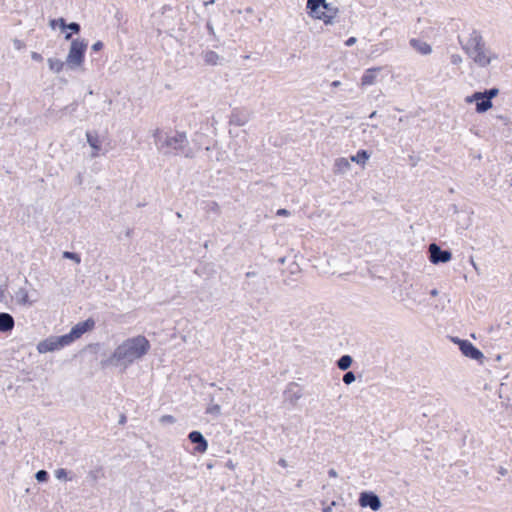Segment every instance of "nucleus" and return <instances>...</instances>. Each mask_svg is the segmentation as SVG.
I'll return each mask as SVG.
<instances>
[{"label":"nucleus","mask_w":512,"mask_h":512,"mask_svg":"<svg viewBox=\"0 0 512 512\" xmlns=\"http://www.w3.org/2000/svg\"><path fill=\"white\" fill-rule=\"evenodd\" d=\"M150 348L149 340L143 335H137L124 340L109 357L102 359L100 363L103 368L113 366L126 369L145 356Z\"/></svg>","instance_id":"obj_1"},{"label":"nucleus","mask_w":512,"mask_h":512,"mask_svg":"<svg viewBox=\"0 0 512 512\" xmlns=\"http://www.w3.org/2000/svg\"><path fill=\"white\" fill-rule=\"evenodd\" d=\"M306 8L312 18L322 20L326 25L333 24L339 13L338 7L326 0H307Z\"/></svg>","instance_id":"obj_2"},{"label":"nucleus","mask_w":512,"mask_h":512,"mask_svg":"<svg viewBox=\"0 0 512 512\" xmlns=\"http://www.w3.org/2000/svg\"><path fill=\"white\" fill-rule=\"evenodd\" d=\"M467 54L479 66L485 67L490 64V58L485 54V47L482 37L479 33L474 31L467 43L463 46Z\"/></svg>","instance_id":"obj_3"},{"label":"nucleus","mask_w":512,"mask_h":512,"mask_svg":"<svg viewBox=\"0 0 512 512\" xmlns=\"http://www.w3.org/2000/svg\"><path fill=\"white\" fill-rule=\"evenodd\" d=\"M189 141L185 132H176L174 136H165L163 142L159 146V150L163 151L165 155L171 153H182L186 157L189 156L190 149L188 148Z\"/></svg>","instance_id":"obj_4"},{"label":"nucleus","mask_w":512,"mask_h":512,"mask_svg":"<svg viewBox=\"0 0 512 512\" xmlns=\"http://www.w3.org/2000/svg\"><path fill=\"white\" fill-rule=\"evenodd\" d=\"M88 41L86 39H72L70 48L66 57V65L69 69L75 70L81 67L85 61Z\"/></svg>","instance_id":"obj_5"},{"label":"nucleus","mask_w":512,"mask_h":512,"mask_svg":"<svg viewBox=\"0 0 512 512\" xmlns=\"http://www.w3.org/2000/svg\"><path fill=\"white\" fill-rule=\"evenodd\" d=\"M246 280L242 284V289L249 294H264L266 290V280L263 277H258L254 271H249L245 274Z\"/></svg>","instance_id":"obj_6"},{"label":"nucleus","mask_w":512,"mask_h":512,"mask_svg":"<svg viewBox=\"0 0 512 512\" xmlns=\"http://www.w3.org/2000/svg\"><path fill=\"white\" fill-rule=\"evenodd\" d=\"M69 345L70 343L64 334L60 336H49L48 338L41 340L37 344L36 349L40 354H44L61 350L62 348Z\"/></svg>","instance_id":"obj_7"},{"label":"nucleus","mask_w":512,"mask_h":512,"mask_svg":"<svg viewBox=\"0 0 512 512\" xmlns=\"http://www.w3.org/2000/svg\"><path fill=\"white\" fill-rule=\"evenodd\" d=\"M95 327V320L91 317L87 318L84 321L78 322L74 325L69 333L65 334L70 344H72L77 339L81 338L87 332H90Z\"/></svg>","instance_id":"obj_8"},{"label":"nucleus","mask_w":512,"mask_h":512,"mask_svg":"<svg viewBox=\"0 0 512 512\" xmlns=\"http://www.w3.org/2000/svg\"><path fill=\"white\" fill-rule=\"evenodd\" d=\"M465 102L468 104L475 103V111L479 114L487 112L493 106L492 101H490L482 91H475L467 96Z\"/></svg>","instance_id":"obj_9"},{"label":"nucleus","mask_w":512,"mask_h":512,"mask_svg":"<svg viewBox=\"0 0 512 512\" xmlns=\"http://www.w3.org/2000/svg\"><path fill=\"white\" fill-rule=\"evenodd\" d=\"M452 252L449 249H442L436 243L429 246V260L433 264H444L451 260Z\"/></svg>","instance_id":"obj_10"},{"label":"nucleus","mask_w":512,"mask_h":512,"mask_svg":"<svg viewBox=\"0 0 512 512\" xmlns=\"http://www.w3.org/2000/svg\"><path fill=\"white\" fill-rule=\"evenodd\" d=\"M358 502L361 507H369L374 512L378 511L382 506L380 497L372 491L361 492Z\"/></svg>","instance_id":"obj_11"},{"label":"nucleus","mask_w":512,"mask_h":512,"mask_svg":"<svg viewBox=\"0 0 512 512\" xmlns=\"http://www.w3.org/2000/svg\"><path fill=\"white\" fill-rule=\"evenodd\" d=\"M459 350L461 353L472 360L482 361L484 354L469 340H459Z\"/></svg>","instance_id":"obj_12"},{"label":"nucleus","mask_w":512,"mask_h":512,"mask_svg":"<svg viewBox=\"0 0 512 512\" xmlns=\"http://www.w3.org/2000/svg\"><path fill=\"white\" fill-rule=\"evenodd\" d=\"M251 118V112L246 108H234L229 118V124L244 126Z\"/></svg>","instance_id":"obj_13"},{"label":"nucleus","mask_w":512,"mask_h":512,"mask_svg":"<svg viewBox=\"0 0 512 512\" xmlns=\"http://www.w3.org/2000/svg\"><path fill=\"white\" fill-rule=\"evenodd\" d=\"M188 439L195 444L194 451L197 453H205L208 449V441L200 431L193 430L188 434Z\"/></svg>","instance_id":"obj_14"},{"label":"nucleus","mask_w":512,"mask_h":512,"mask_svg":"<svg viewBox=\"0 0 512 512\" xmlns=\"http://www.w3.org/2000/svg\"><path fill=\"white\" fill-rule=\"evenodd\" d=\"M60 22V30L66 32L64 35L65 40H72V34H79L81 25L78 22L67 23L63 17L58 18Z\"/></svg>","instance_id":"obj_15"},{"label":"nucleus","mask_w":512,"mask_h":512,"mask_svg":"<svg viewBox=\"0 0 512 512\" xmlns=\"http://www.w3.org/2000/svg\"><path fill=\"white\" fill-rule=\"evenodd\" d=\"M87 143L92 148L91 157L95 158L100 154L102 145L99 135L96 131H87L86 132Z\"/></svg>","instance_id":"obj_16"},{"label":"nucleus","mask_w":512,"mask_h":512,"mask_svg":"<svg viewBox=\"0 0 512 512\" xmlns=\"http://www.w3.org/2000/svg\"><path fill=\"white\" fill-rule=\"evenodd\" d=\"M15 326L14 318L11 314L0 312V332L10 333Z\"/></svg>","instance_id":"obj_17"},{"label":"nucleus","mask_w":512,"mask_h":512,"mask_svg":"<svg viewBox=\"0 0 512 512\" xmlns=\"http://www.w3.org/2000/svg\"><path fill=\"white\" fill-rule=\"evenodd\" d=\"M410 46L422 55H428L432 52L431 46L420 39L412 38L409 41Z\"/></svg>","instance_id":"obj_18"},{"label":"nucleus","mask_w":512,"mask_h":512,"mask_svg":"<svg viewBox=\"0 0 512 512\" xmlns=\"http://www.w3.org/2000/svg\"><path fill=\"white\" fill-rule=\"evenodd\" d=\"M380 70L381 68L379 67L367 69L361 77V85H372L375 82L377 72H379Z\"/></svg>","instance_id":"obj_19"},{"label":"nucleus","mask_w":512,"mask_h":512,"mask_svg":"<svg viewBox=\"0 0 512 512\" xmlns=\"http://www.w3.org/2000/svg\"><path fill=\"white\" fill-rule=\"evenodd\" d=\"M350 167V162L346 158L342 157L335 160V172L344 174L350 170Z\"/></svg>","instance_id":"obj_20"},{"label":"nucleus","mask_w":512,"mask_h":512,"mask_svg":"<svg viewBox=\"0 0 512 512\" xmlns=\"http://www.w3.org/2000/svg\"><path fill=\"white\" fill-rule=\"evenodd\" d=\"M47 62L49 69L54 73H60L66 64V61L63 62L58 58H48Z\"/></svg>","instance_id":"obj_21"},{"label":"nucleus","mask_w":512,"mask_h":512,"mask_svg":"<svg viewBox=\"0 0 512 512\" xmlns=\"http://www.w3.org/2000/svg\"><path fill=\"white\" fill-rule=\"evenodd\" d=\"M352 363L353 358L348 354L342 355L336 362L337 367L342 371L348 370L351 367Z\"/></svg>","instance_id":"obj_22"},{"label":"nucleus","mask_w":512,"mask_h":512,"mask_svg":"<svg viewBox=\"0 0 512 512\" xmlns=\"http://www.w3.org/2000/svg\"><path fill=\"white\" fill-rule=\"evenodd\" d=\"M370 154L367 150L360 149L357 151L356 155L350 157L351 161L356 162L357 164H365V162L369 159Z\"/></svg>","instance_id":"obj_23"},{"label":"nucleus","mask_w":512,"mask_h":512,"mask_svg":"<svg viewBox=\"0 0 512 512\" xmlns=\"http://www.w3.org/2000/svg\"><path fill=\"white\" fill-rule=\"evenodd\" d=\"M220 56L212 50H208L203 55V60L207 65H217Z\"/></svg>","instance_id":"obj_24"},{"label":"nucleus","mask_w":512,"mask_h":512,"mask_svg":"<svg viewBox=\"0 0 512 512\" xmlns=\"http://www.w3.org/2000/svg\"><path fill=\"white\" fill-rule=\"evenodd\" d=\"M17 302L21 305H31L32 302L29 300L28 291L25 288H20L16 292Z\"/></svg>","instance_id":"obj_25"},{"label":"nucleus","mask_w":512,"mask_h":512,"mask_svg":"<svg viewBox=\"0 0 512 512\" xmlns=\"http://www.w3.org/2000/svg\"><path fill=\"white\" fill-rule=\"evenodd\" d=\"M35 479L39 483H46L49 480V473L44 469L38 470L35 473Z\"/></svg>","instance_id":"obj_26"},{"label":"nucleus","mask_w":512,"mask_h":512,"mask_svg":"<svg viewBox=\"0 0 512 512\" xmlns=\"http://www.w3.org/2000/svg\"><path fill=\"white\" fill-rule=\"evenodd\" d=\"M63 258L72 260V261H74L76 263H80L81 262V257L76 252L64 251L63 252Z\"/></svg>","instance_id":"obj_27"},{"label":"nucleus","mask_w":512,"mask_h":512,"mask_svg":"<svg viewBox=\"0 0 512 512\" xmlns=\"http://www.w3.org/2000/svg\"><path fill=\"white\" fill-rule=\"evenodd\" d=\"M484 95H486V97L492 101L493 98L497 97L498 94H499V89L496 88V87H492V88H489V89H485L484 91H482Z\"/></svg>","instance_id":"obj_28"},{"label":"nucleus","mask_w":512,"mask_h":512,"mask_svg":"<svg viewBox=\"0 0 512 512\" xmlns=\"http://www.w3.org/2000/svg\"><path fill=\"white\" fill-rule=\"evenodd\" d=\"M55 477L58 480H71L72 479L71 477L68 478V471L64 468H59V469L55 470Z\"/></svg>","instance_id":"obj_29"},{"label":"nucleus","mask_w":512,"mask_h":512,"mask_svg":"<svg viewBox=\"0 0 512 512\" xmlns=\"http://www.w3.org/2000/svg\"><path fill=\"white\" fill-rule=\"evenodd\" d=\"M101 473H102L101 468L96 469V470H91L87 475V479L91 482H97Z\"/></svg>","instance_id":"obj_30"},{"label":"nucleus","mask_w":512,"mask_h":512,"mask_svg":"<svg viewBox=\"0 0 512 512\" xmlns=\"http://www.w3.org/2000/svg\"><path fill=\"white\" fill-rule=\"evenodd\" d=\"M356 379V376L354 374L353 371H347L344 375H343V382L346 384V385H350L352 384Z\"/></svg>","instance_id":"obj_31"},{"label":"nucleus","mask_w":512,"mask_h":512,"mask_svg":"<svg viewBox=\"0 0 512 512\" xmlns=\"http://www.w3.org/2000/svg\"><path fill=\"white\" fill-rule=\"evenodd\" d=\"M221 408L219 404H211L206 409V414L219 415Z\"/></svg>","instance_id":"obj_32"},{"label":"nucleus","mask_w":512,"mask_h":512,"mask_svg":"<svg viewBox=\"0 0 512 512\" xmlns=\"http://www.w3.org/2000/svg\"><path fill=\"white\" fill-rule=\"evenodd\" d=\"M207 210L209 212H213L215 214H219L220 213V206L218 205L217 202L215 201H209L207 203V206H206Z\"/></svg>","instance_id":"obj_33"},{"label":"nucleus","mask_w":512,"mask_h":512,"mask_svg":"<svg viewBox=\"0 0 512 512\" xmlns=\"http://www.w3.org/2000/svg\"><path fill=\"white\" fill-rule=\"evenodd\" d=\"M153 138H154V141H155V144L157 145V147L159 148V146L161 145V143L163 142V135H162V131L157 128L154 133H153Z\"/></svg>","instance_id":"obj_34"},{"label":"nucleus","mask_w":512,"mask_h":512,"mask_svg":"<svg viewBox=\"0 0 512 512\" xmlns=\"http://www.w3.org/2000/svg\"><path fill=\"white\" fill-rule=\"evenodd\" d=\"M159 422L162 424H174L176 419L174 416L166 414L160 417Z\"/></svg>","instance_id":"obj_35"},{"label":"nucleus","mask_w":512,"mask_h":512,"mask_svg":"<svg viewBox=\"0 0 512 512\" xmlns=\"http://www.w3.org/2000/svg\"><path fill=\"white\" fill-rule=\"evenodd\" d=\"M206 29L208 31V34L216 41H218V38L216 36V33H215V30H214V27H213V24L211 21H207L206 23Z\"/></svg>","instance_id":"obj_36"},{"label":"nucleus","mask_w":512,"mask_h":512,"mask_svg":"<svg viewBox=\"0 0 512 512\" xmlns=\"http://www.w3.org/2000/svg\"><path fill=\"white\" fill-rule=\"evenodd\" d=\"M104 47V44L102 41H96L95 43H93V45L91 46V49L92 51L94 52H98L100 50H102Z\"/></svg>","instance_id":"obj_37"},{"label":"nucleus","mask_w":512,"mask_h":512,"mask_svg":"<svg viewBox=\"0 0 512 512\" xmlns=\"http://www.w3.org/2000/svg\"><path fill=\"white\" fill-rule=\"evenodd\" d=\"M462 62V58L460 55L458 54H453L451 56V63L454 64V65H458Z\"/></svg>","instance_id":"obj_38"},{"label":"nucleus","mask_w":512,"mask_h":512,"mask_svg":"<svg viewBox=\"0 0 512 512\" xmlns=\"http://www.w3.org/2000/svg\"><path fill=\"white\" fill-rule=\"evenodd\" d=\"M13 45H14L15 49H17V50H21L25 46V44L19 39H14Z\"/></svg>","instance_id":"obj_39"},{"label":"nucleus","mask_w":512,"mask_h":512,"mask_svg":"<svg viewBox=\"0 0 512 512\" xmlns=\"http://www.w3.org/2000/svg\"><path fill=\"white\" fill-rule=\"evenodd\" d=\"M357 42V38L356 37H349L346 41H345V46L347 47H351L353 46L355 43Z\"/></svg>","instance_id":"obj_40"},{"label":"nucleus","mask_w":512,"mask_h":512,"mask_svg":"<svg viewBox=\"0 0 512 512\" xmlns=\"http://www.w3.org/2000/svg\"><path fill=\"white\" fill-rule=\"evenodd\" d=\"M31 58L34 60V61H37V62H40L43 60V57L41 54L37 53V52H32L31 53Z\"/></svg>","instance_id":"obj_41"},{"label":"nucleus","mask_w":512,"mask_h":512,"mask_svg":"<svg viewBox=\"0 0 512 512\" xmlns=\"http://www.w3.org/2000/svg\"><path fill=\"white\" fill-rule=\"evenodd\" d=\"M49 25L52 29H55L56 27H59L60 28V22L58 21V18L57 19H51L49 21Z\"/></svg>","instance_id":"obj_42"},{"label":"nucleus","mask_w":512,"mask_h":512,"mask_svg":"<svg viewBox=\"0 0 512 512\" xmlns=\"http://www.w3.org/2000/svg\"><path fill=\"white\" fill-rule=\"evenodd\" d=\"M289 214H290V212L287 209H285V208H280L277 211V215L278 216H287Z\"/></svg>","instance_id":"obj_43"},{"label":"nucleus","mask_w":512,"mask_h":512,"mask_svg":"<svg viewBox=\"0 0 512 512\" xmlns=\"http://www.w3.org/2000/svg\"><path fill=\"white\" fill-rule=\"evenodd\" d=\"M328 476L331 477V478L337 477L338 476L337 471L335 469H333V468L329 469L328 470Z\"/></svg>","instance_id":"obj_44"},{"label":"nucleus","mask_w":512,"mask_h":512,"mask_svg":"<svg viewBox=\"0 0 512 512\" xmlns=\"http://www.w3.org/2000/svg\"><path fill=\"white\" fill-rule=\"evenodd\" d=\"M278 465H280L283 468H286L288 466V463H287V461L284 458H280L278 460Z\"/></svg>","instance_id":"obj_45"},{"label":"nucleus","mask_w":512,"mask_h":512,"mask_svg":"<svg viewBox=\"0 0 512 512\" xmlns=\"http://www.w3.org/2000/svg\"><path fill=\"white\" fill-rule=\"evenodd\" d=\"M70 107H72V110L74 111L76 109V107H77V104L73 103V104H71L69 106H65L63 109L60 110V112H63L65 110L69 109Z\"/></svg>","instance_id":"obj_46"},{"label":"nucleus","mask_w":512,"mask_h":512,"mask_svg":"<svg viewBox=\"0 0 512 512\" xmlns=\"http://www.w3.org/2000/svg\"><path fill=\"white\" fill-rule=\"evenodd\" d=\"M429 294L432 297H436L439 294V291L436 288H434V289L430 290Z\"/></svg>","instance_id":"obj_47"},{"label":"nucleus","mask_w":512,"mask_h":512,"mask_svg":"<svg viewBox=\"0 0 512 512\" xmlns=\"http://www.w3.org/2000/svg\"><path fill=\"white\" fill-rule=\"evenodd\" d=\"M340 85H341V82H340V81H338V80H335V81H333V82L331 83V86H332V87H334V88L339 87Z\"/></svg>","instance_id":"obj_48"},{"label":"nucleus","mask_w":512,"mask_h":512,"mask_svg":"<svg viewBox=\"0 0 512 512\" xmlns=\"http://www.w3.org/2000/svg\"><path fill=\"white\" fill-rule=\"evenodd\" d=\"M498 472H499V474H501L502 476H504V475H506V474H507V470H506L505 468H503V467H500Z\"/></svg>","instance_id":"obj_49"},{"label":"nucleus","mask_w":512,"mask_h":512,"mask_svg":"<svg viewBox=\"0 0 512 512\" xmlns=\"http://www.w3.org/2000/svg\"><path fill=\"white\" fill-rule=\"evenodd\" d=\"M322 512H332V507L330 505L323 507Z\"/></svg>","instance_id":"obj_50"},{"label":"nucleus","mask_w":512,"mask_h":512,"mask_svg":"<svg viewBox=\"0 0 512 512\" xmlns=\"http://www.w3.org/2000/svg\"><path fill=\"white\" fill-rule=\"evenodd\" d=\"M214 3H215V0H209V1L204 2V5L209 6V5H213Z\"/></svg>","instance_id":"obj_51"},{"label":"nucleus","mask_w":512,"mask_h":512,"mask_svg":"<svg viewBox=\"0 0 512 512\" xmlns=\"http://www.w3.org/2000/svg\"><path fill=\"white\" fill-rule=\"evenodd\" d=\"M451 340L459 346V340L461 339L458 337H452Z\"/></svg>","instance_id":"obj_52"},{"label":"nucleus","mask_w":512,"mask_h":512,"mask_svg":"<svg viewBox=\"0 0 512 512\" xmlns=\"http://www.w3.org/2000/svg\"><path fill=\"white\" fill-rule=\"evenodd\" d=\"M377 116V111H373L370 115H369V118L370 119H373Z\"/></svg>","instance_id":"obj_53"},{"label":"nucleus","mask_w":512,"mask_h":512,"mask_svg":"<svg viewBox=\"0 0 512 512\" xmlns=\"http://www.w3.org/2000/svg\"><path fill=\"white\" fill-rule=\"evenodd\" d=\"M77 181L79 184L82 183V175L80 173L77 175Z\"/></svg>","instance_id":"obj_54"},{"label":"nucleus","mask_w":512,"mask_h":512,"mask_svg":"<svg viewBox=\"0 0 512 512\" xmlns=\"http://www.w3.org/2000/svg\"><path fill=\"white\" fill-rule=\"evenodd\" d=\"M337 505H338V502H337V501H334V500L330 503V506H331L332 508H333V507H336Z\"/></svg>","instance_id":"obj_55"},{"label":"nucleus","mask_w":512,"mask_h":512,"mask_svg":"<svg viewBox=\"0 0 512 512\" xmlns=\"http://www.w3.org/2000/svg\"><path fill=\"white\" fill-rule=\"evenodd\" d=\"M125 421H126V417H125L124 415H122V416H121V419H120V421H119V422L122 424V423H124Z\"/></svg>","instance_id":"obj_56"},{"label":"nucleus","mask_w":512,"mask_h":512,"mask_svg":"<svg viewBox=\"0 0 512 512\" xmlns=\"http://www.w3.org/2000/svg\"><path fill=\"white\" fill-rule=\"evenodd\" d=\"M4 297V292L0 289V300Z\"/></svg>","instance_id":"obj_57"},{"label":"nucleus","mask_w":512,"mask_h":512,"mask_svg":"<svg viewBox=\"0 0 512 512\" xmlns=\"http://www.w3.org/2000/svg\"><path fill=\"white\" fill-rule=\"evenodd\" d=\"M300 397H301V395H300V394H294V398H295L296 400H297V399H299Z\"/></svg>","instance_id":"obj_58"},{"label":"nucleus","mask_w":512,"mask_h":512,"mask_svg":"<svg viewBox=\"0 0 512 512\" xmlns=\"http://www.w3.org/2000/svg\"><path fill=\"white\" fill-rule=\"evenodd\" d=\"M279 262L283 264L285 262V258H280Z\"/></svg>","instance_id":"obj_59"},{"label":"nucleus","mask_w":512,"mask_h":512,"mask_svg":"<svg viewBox=\"0 0 512 512\" xmlns=\"http://www.w3.org/2000/svg\"><path fill=\"white\" fill-rule=\"evenodd\" d=\"M302 484V481L300 480L298 483H297V486L300 487Z\"/></svg>","instance_id":"obj_60"},{"label":"nucleus","mask_w":512,"mask_h":512,"mask_svg":"<svg viewBox=\"0 0 512 512\" xmlns=\"http://www.w3.org/2000/svg\"><path fill=\"white\" fill-rule=\"evenodd\" d=\"M215 396H217V394H215V395H213V396L211 397V401H213V400H214V397H215Z\"/></svg>","instance_id":"obj_61"}]
</instances>
